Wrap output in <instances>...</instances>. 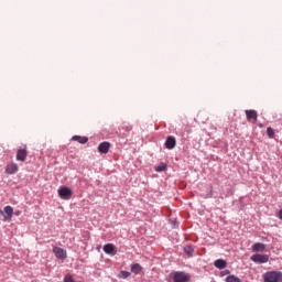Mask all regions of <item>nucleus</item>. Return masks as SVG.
Segmentation results:
<instances>
[{
  "label": "nucleus",
  "instance_id": "nucleus-1",
  "mask_svg": "<svg viewBox=\"0 0 282 282\" xmlns=\"http://www.w3.org/2000/svg\"><path fill=\"white\" fill-rule=\"evenodd\" d=\"M264 282H282L281 271H269L263 274Z\"/></svg>",
  "mask_w": 282,
  "mask_h": 282
},
{
  "label": "nucleus",
  "instance_id": "nucleus-2",
  "mask_svg": "<svg viewBox=\"0 0 282 282\" xmlns=\"http://www.w3.org/2000/svg\"><path fill=\"white\" fill-rule=\"evenodd\" d=\"M173 282H188L191 281V274L184 271H175L172 273Z\"/></svg>",
  "mask_w": 282,
  "mask_h": 282
},
{
  "label": "nucleus",
  "instance_id": "nucleus-3",
  "mask_svg": "<svg viewBox=\"0 0 282 282\" xmlns=\"http://www.w3.org/2000/svg\"><path fill=\"white\" fill-rule=\"evenodd\" d=\"M0 215H2L3 221H12V215H14V208L8 205L3 209H0Z\"/></svg>",
  "mask_w": 282,
  "mask_h": 282
},
{
  "label": "nucleus",
  "instance_id": "nucleus-4",
  "mask_svg": "<svg viewBox=\"0 0 282 282\" xmlns=\"http://www.w3.org/2000/svg\"><path fill=\"white\" fill-rule=\"evenodd\" d=\"M53 254H55L56 259H59L61 261H65V259H67V250L57 246L53 247Z\"/></svg>",
  "mask_w": 282,
  "mask_h": 282
},
{
  "label": "nucleus",
  "instance_id": "nucleus-5",
  "mask_svg": "<svg viewBox=\"0 0 282 282\" xmlns=\"http://www.w3.org/2000/svg\"><path fill=\"white\" fill-rule=\"evenodd\" d=\"M58 196L61 197V199H72V195H74V193L72 192V189L67 186H63L61 187L58 191Z\"/></svg>",
  "mask_w": 282,
  "mask_h": 282
},
{
  "label": "nucleus",
  "instance_id": "nucleus-6",
  "mask_svg": "<svg viewBox=\"0 0 282 282\" xmlns=\"http://www.w3.org/2000/svg\"><path fill=\"white\" fill-rule=\"evenodd\" d=\"M250 259L253 261V263H268V261H270V256L256 253L251 256Z\"/></svg>",
  "mask_w": 282,
  "mask_h": 282
},
{
  "label": "nucleus",
  "instance_id": "nucleus-7",
  "mask_svg": "<svg viewBox=\"0 0 282 282\" xmlns=\"http://www.w3.org/2000/svg\"><path fill=\"white\" fill-rule=\"evenodd\" d=\"M4 173L7 175H14V174L19 173V165L14 162L7 164V166L4 169Z\"/></svg>",
  "mask_w": 282,
  "mask_h": 282
},
{
  "label": "nucleus",
  "instance_id": "nucleus-8",
  "mask_svg": "<svg viewBox=\"0 0 282 282\" xmlns=\"http://www.w3.org/2000/svg\"><path fill=\"white\" fill-rule=\"evenodd\" d=\"M15 160L18 162H25L28 160V148H22L17 151Z\"/></svg>",
  "mask_w": 282,
  "mask_h": 282
},
{
  "label": "nucleus",
  "instance_id": "nucleus-9",
  "mask_svg": "<svg viewBox=\"0 0 282 282\" xmlns=\"http://www.w3.org/2000/svg\"><path fill=\"white\" fill-rule=\"evenodd\" d=\"M245 113L248 122H257V119H258L257 110H246Z\"/></svg>",
  "mask_w": 282,
  "mask_h": 282
},
{
  "label": "nucleus",
  "instance_id": "nucleus-10",
  "mask_svg": "<svg viewBox=\"0 0 282 282\" xmlns=\"http://www.w3.org/2000/svg\"><path fill=\"white\" fill-rule=\"evenodd\" d=\"M177 144V141L175 140V137L170 135L166 138L165 140V148H167L169 150L175 149Z\"/></svg>",
  "mask_w": 282,
  "mask_h": 282
},
{
  "label": "nucleus",
  "instance_id": "nucleus-11",
  "mask_svg": "<svg viewBox=\"0 0 282 282\" xmlns=\"http://www.w3.org/2000/svg\"><path fill=\"white\" fill-rule=\"evenodd\" d=\"M109 149H111V143L104 141L98 145V152L99 153H109Z\"/></svg>",
  "mask_w": 282,
  "mask_h": 282
},
{
  "label": "nucleus",
  "instance_id": "nucleus-12",
  "mask_svg": "<svg viewBox=\"0 0 282 282\" xmlns=\"http://www.w3.org/2000/svg\"><path fill=\"white\" fill-rule=\"evenodd\" d=\"M252 252H264L265 251V245L261 242H256L251 247Z\"/></svg>",
  "mask_w": 282,
  "mask_h": 282
},
{
  "label": "nucleus",
  "instance_id": "nucleus-13",
  "mask_svg": "<svg viewBox=\"0 0 282 282\" xmlns=\"http://www.w3.org/2000/svg\"><path fill=\"white\" fill-rule=\"evenodd\" d=\"M72 140L74 142H79V144H87V142H89V139L87 137H80V135H74Z\"/></svg>",
  "mask_w": 282,
  "mask_h": 282
},
{
  "label": "nucleus",
  "instance_id": "nucleus-14",
  "mask_svg": "<svg viewBox=\"0 0 282 282\" xmlns=\"http://www.w3.org/2000/svg\"><path fill=\"white\" fill-rule=\"evenodd\" d=\"M116 250V246L113 243H107L104 246V252H106V254H113Z\"/></svg>",
  "mask_w": 282,
  "mask_h": 282
},
{
  "label": "nucleus",
  "instance_id": "nucleus-15",
  "mask_svg": "<svg viewBox=\"0 0 282 282\" xmlns=\"http://www.w3.org/2000/svg\"><path fill=\"white\" fill-rule=\"evenodd\" d=\"M215 268H218V270H224L226 268L227 263L223 259H218L214 262Z\"/></svg>",
  "mask_w": 282,
  "mask_h": 282
},
{
  "label": "nucleus",
  "instance_id": "nucleus-16",
  "mask_svg": "<svg viewBox=\"0 0 282 282\" xmlns=\"http://www.w3.org/2000/svg\"><path fill=\"white\" fill-rule=\"evenodd\" d=\"M131 272L133 274H140V272H142V265H140V263L131 264Z\"/></svg>",
  "mask_w": 282,
  "mask_h": 282
},
{
  "label": "nucleus",
  "instance_id": "nucleus-17",
  "mask_svg": "<svg viewBox=\"0 0 282 282\" xmlns=\"http://www.w3.org/2000/svg\"><path fill=\"white\" fill-rule=\"evenodd\" d=\"M226 282H241V279L239 276H236L235 274L228 275L225 279Z\"/></svg>",
  "mask_w": 282,
  "mask_h": 282
},
{
  "label": "nucleus",
  "instance_id": "nucleus-18",
  "mask_svg": "<svg viewBox=\"0 0 282 282\" xmlns=\"http://www.w3.org/2000/svg\"><path fill=\"white\" fill-rule=\"evenodd\" d=\"M184 252H186V254H188V257H193V252H195V249L193 248V246H186L184 248Z\"/></svg>",
  "mask_w": 282,
  "mask_h": 282
},
{
  "label": "nucleus",
  "instance_id": "nucleus-19",
  "mask_svg": "<svg viewBox=\"0 0 282 282\" xmlns=\"http://www.w3.org/2000/svg\"><path fill=\"white\" fill-rule=\"evenodd\" d=\"M118 276H119V279H129V276H131V272H129V271H120Z\"/></svg>",
  "mask_w": 282,
  "mask_h": 282
},
{
  "label": "nucleus",
  "instance_id": "nucleus-20",
  "mask_svg": "<svg viewBox=\"0 0 282 282\" xmlns=\"http://www.w3.org/2000/svg\"><path fill=\"white\" fill-rule=\"evenodd\" d=\"M156 173H162L166 171V163H161L160 165L155 166Z\"/></svg>",
  "mask_w": 282,
  "mask_h": 282
},
{
  "label": "nucleus",
  "instance_id": "nucleus-21",
  "mask_svg": "<svg viewBox=\"0 0 282 282\" xmlns=\"http://www.w3.org/2000/svg\"><path fill=\"white\" fill-rule=\"evenodd\" d=\"M267 135H268L269 138H274V130H273L272 128H268V129H267Z\"/></svg>",
  "mask_w": 282,
  "mask_h": 282
},
{
  "label": "nucleus",
  "instance_id": "nucleus-22",
  "mask_svg": "<svg viewBox=\"0 0 282 282\" xmlns=\"http://www.w3.org/2000/svg\"><path fill=\"white\" fill-rule=\"evenodd\" d=\"M64 282H74V279L72 278V275H66L64 278Z\"/></svg>",
  "mask_w": 282,
  "mask_h": 282
},
{
  "label": "nucleus",
  "instance_id": "nucleus-23",
  "mask_svg": "<svg viewBox=\"0 0 282 282\" xmlns=\"http://www.w3.org/2000/svg\"><path fill=\"white\" fill-rule=\"evenodd\" d=\"M228 274H230V270H224L220 272V276H226Z\"/></svg>",
  "mask_w": 282,
  "mask_h": 282
},
{
  "label": "nucleus",
  "instance_id": "nucleus-24",
  "mask_svg": "<svg viewBox=\"0 0 282 282\" xmlns=\"http://www.w3.org/2000/svg\"><path fill=\"white\" fill-rule=\"evenodd\" d=\"M278 217H279V219H282V208L280 209Z\"/></svg>",
  "mask_w": 282,
  "mask_h": 282
}]
</instances>
